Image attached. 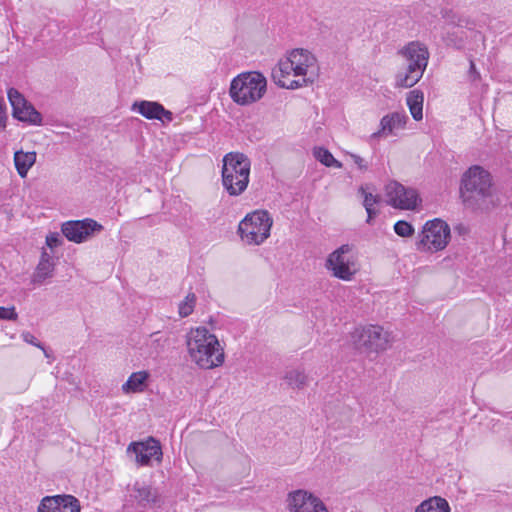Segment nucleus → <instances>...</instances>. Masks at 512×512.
<instances>
[{
  "label": "nucleus",
  "instance_id": "f257e3e1",
  "mask_svg": "<svg viewBox=\"0 0 512 512\" xmlns=\"http://www.w3.org/2000/svg\"><path fill=\"white\" fill-rule=\"evenodd\" d=\"M460 197L465 207L472 210L488 209L493 197V179L483 167H470L462 176Z\"/></svg>",
  "mask_w": 512,
  "mask_h": 512
},
{
  "label": "nucleus",
  "instance_id": "f03ea898",
  "mask_svg": "<svg viewBox=\"0 0 512 512\" xmlns=\"http://www.w3.org/2000/svg\"><path fill=\"white\" fill-rule=\"evenodd\" d=\"M187 348L191 359L202 369H212L224 362V352L217 337L205 327L190 332Z\"/></svg>",
  "mask_w": 512,
  "mask_h": 512
},
{
  "label": "nucleus",
  "instance_id": "7ed1b4c3",
  "mask_svg": "<svg viewBox=\"0 0 512 512\" xmlns=\"http://www.w3.org/2000/svg\"><path fill=\"white\" fill-rule=\"evenodd\" d=\"M222 185L230 196H239L249 184L251 161L243 153L229 152L222 159Z\"/></svg>",
  "mask_w": 512,
  "mask_h": 512
},
{
  "label": "nucleus",
  "instance_id": "20e7f679",
  "mask_svg": "<svg viewBox=\"0 0 512 512\" xmlns=\"http://www.w3.org/2000/svg\"><path fill=\"white\" fill-rule=\"evenodd\" d=\"M399 53L405 59L406 67L404 71L397 73L396 86L411 88L422 78L428 65V49L424 44L413 41L408 43Z\"/></svg>",
  "mask_w": 512,
  "mask_h": 512
},
{
  "label": "nucleus",
  "instance_id": "39448f33",
  "mask_svg": "<svg viewBox=\"0 0 512 512\" xmlns=\"http://www.w3.org/2000/svg\"><path fill=\"white\" fill-rule=\"evenodd\" d=\"M267 90V80L258 71L243 72L230 83L229 95L240 106L256 103L263 98Z\"/></svg>",
  "mask_w": 512,
  "mask_h": 512
},
{
  "label": "nucleus",
  "instance_id": "423d86ee",
  "mask_svg": "<svg viewBox=\"0 0 512 512\" xmlns=\"http://www.w3.org/2000/svg\"><path fill=\"white\" fill-rule=\"evenodd\" d=\"M272 218L265 210H256L247 214L238 225V233L246 244L260 245L269 236Z\"/></svg>",
  "mask_w": 512,
  "mask_h": 512
},
{
  "label": "nucleus",
  "instance_id": "0eeeda50",
  "mask_svg": "<svg viewBox=\"0 0 512 512\" xmlns=\"http://www.w3.org/2000/svg\"><path fill=\"white\" fill-rule=\"evenodd\" d=\"M355 348L360 351H384L393 341L390 332L379 325H368L356 328L352 333Z\"/></svg>",
  "mask_w": 512,
  "mask_h": 512
},
{
  "label": "nucleus",
  "instance_id": "6e6552de",
  "mask_svg": "<svg viewBox=\"0 0 512 512\" xmlns=\"http://www.w3.org/2000/svg\"><path fill=\"white\" fill-rule=\"evenodd\" d=\"M451 231L449 225L441 220L434 219L425 223L416 243L419 251H441L449 243Z\"/></svg>",
  "mask_w": 512,
  "mask_h": 512
},
{
  "label": "nucleus",
  "instance_id": "1a4fd4ad",
  "mask_svg": "<svg viewBox=\"0 0 512 512\" xmlns=\"http://www.w3.org/2000/svg\"><path fill=\"white\" fill-rule=\"evenodd\" d=\"M104 227L92 218L69 220L61 225L62 234L70 242L77 244L86 242L99 234Z\"/></svg>",
  "mask_w": 512,
  "mask_h": 512
},
{
  "label": "nucleus",
  "instance_id": "9d476101",
  "mask_svg": "<svg viewBox=\"0 0 512 512\" xmlns=\"http://www.w3.org/2000/svg\"><path fill=\"white\" fill-rule=\"evenodd\" d=\"M351 251L348 244L340 246L333 251L326 260V268L332 275L344 281H350L356 270L353 268L354 261L347 254Z\"/></svg>",
  "mask_w": 512,
  "mask_h": 512
},
{
  "label": "nucleus",
  "instance_id": "9b49d317",
  "mask_svg": "<svg viewBox=\"0 0 512 512\" xmlns=\"http://www.w3.org/2000/svg\"><path fill=\"white\" fill-rule=\"evenodd\" d=\"M8 99L12 106V115L21 122L32 125H42V115L15 88L8 90Z\"/></svg>",
  "mask_w": 512,
  "mask_h": 512
},
{
  "label": "nucleus",
  "instance_id": "f8f14e48",
  "mask_svg": "<svg viewBox=\"0 0 512 512\" xmlns=\"http://www.w3.org/2000/svg\"><path fill=\"white\" fill-rule=\"evenodd\" d=\"M387 203L399 209H414L417 205L418 194L412 188H406L402 184L391 181L385 188Z\"/></svg>",
  "mask_w": 512,
  "mask_h": 512
},
{
  "label": "nucleus",
  "instance_id": "ddd939ff",
  "mask_svg": "<svg viewBox=\"0 0 512 512\" xmlns=\"http://www.w3.org/2000/svg\"><path fill=\"white\" fill-rule=\"evenodd\" d=\"M128 452H133L136 455V461L141 466H149L151 460L154 459L158 463L162 461V448L160 442L149 437L143 442H132L128 446Z\"/></svg>",
  "mask_w": 512,
  "mask_h": 512
},
{
  "label": "nucleus",
  "instance_id": "4468645a",
  "mask_svg": "<svg viewBox=\"0 0 512 512\" xmlns=\"http://www.w3.org/2000/svg\"><path fill=\"white\" fill-rule=\"evenodd\" d=\"M287 502L290 512H328L319 498L304 490L290 493Z\"/></svg>",
  "mask_w": 512,
  "mask_h": 512
},
{
  "label": "nucleus",
  "instance_id": "2eb2a0df",
  "mask_svg": "<svg viewBox=\"0 0 512 512\" xmlns=\"http://www.w3.org/2000/svg\"><path fill=\"white\" fill-rule=\"evenodd\" d=\"M38 512H80V502L72 495H54L44 497Z\"/></svg>",
  "mask_w": 512,
  "mask_h": 512
},
{
  "label": "nucleus",
  "instance_id": "dca6fc26",
  "mask_svg": "<svg viewBox=\"0 0 512 512\" xmlns=\"http://www.w3.org/2000/svg\"><path fill=\"white\" fill-rule=\"evenodd\" d=\"M133 497L138 505L143 508H161L164 497L159 490L145 483L135 482L133 485Z\"/></svg>",
  "mask_w": 512,
  "mask_h": 512
},
{
  "label": "nucleus",
  "instance_id": "f3484780",
  "mask_svg": "<svg viewBox=\"0 0 512 512\" xmlns=\"http://www.w3.org/2000/svg\"><path fill=\"white\" fill-rule=\"evenodd\" d=\"M408 119L405 112H393L383 116L380 120V129L370 136L371 140L381 136L394 135L396 130L405 128Z\"/></svg>",
  "mask_w": 512,
  "mask_h": 512
},
{
  "label": "nucleus",
  "instance_id": "a211bd4d",
  "mask_svg": "<svg viewBox=\"0 0 512 512\" xmlns=\"http://www.w3.org/2000/svg\"><path fill=\"white\" fill-rule=\"evenodd\" d=\"M286 60L293 67L294 76H306L308 69L316 63L314 55L302 48L291 51Z\"/></svg>",
  "mask_w": 512,
  "mask_h": 512
},
{
  "label": "nucleus",
  "instance_id": "6ab92c4d",
  "mask_svg": "<svg viewBox=\"0 0 512 512\" xmlns=\"http://www.w3.org/2000/svg\"><path fill=\"white\" fill-rule=\"evenodd\" d=\"M134 108L147 119H156L160 121L171 122L173 120V113L166 110L164 106L158 102L140 101L134 104Z\"/></svg>",
  "mask_w": 512,
  "mask_h": 512
},
{
  "label": "nucleus",
  "instance_id": "aec40b11",
  "mask_svg": "<svg viewBox=\"0 0 512 512\" xmlns=\"http://www.w3.org/2000/svg\"><path fill=\"white\" fill-rule=\"evenodd\" d=\"M36 158L37 154L35 151L24 152L23 150H18L14 153V165L21 178L27 176L31 167L35 164Z\"/></svg>",
  "mask_w": 512,
  "mask_h": 512
},
{
  "label": "nucleus",
  "instance_id": "412c9836",
  "mask_svg": "<svg viewBox=\"0 0 512 512\" xmlns=\"http://www.w3.org/2000/svg\"><path fill=\"white\" fill-rule=\"evenodd\" d=\"M53 271L54 263L52 258L46 252H43L33 275V282L39 284L43 283L47 278L53 276Z\"/></svg>",
  "mask_w": 512,
  "mask_h": 512
},
{
  "label": "nucleus",
  "instance_id": "4be33fe9",
  "mask_svg": "<svg viewBox=\"0 0 512 512\" xmlns=\"http://www.w3.org/2000/svg\"><path fill=\"white\" fill-rule=\"evenodd\" d=\"M423 101L424 95L420 90L415 89L407 94L406 102L415 121H420L423 118Z\"/></svg>",
  "mask_w": 512,
  "mask_h": 512
},
{
  "label": "nucleus",
  "instance_id": "5701e85b",
  "mask_svg": "<svg viewBox=\"0 0 512 512\" xmlns=\"http://www.w3.org/2000/svg\"><path fill=\"white\" fill-rule=\"evenodd\" d=\"M149 377V373L147 371H138L132 373L128 380L123 384L122 390L125 393L130 392H141L144 389L145 383Z\"/></svg>",
  "mask_w": 512,
  "mask_h": 512
},
{
  "label": "nucleus",
  "instance_id": "b1692460",
  "mask_svg": "<svg viewBox=\"0 0 512 512\" xmlns=\"http://www.w3.org/2000/svg\"><path fill=\"white\" fill-rule=\"evenodd\" d=\"M415 512H450V507L444 498L435 496L423 501Z\"/></svg>",
  "mask_w": 512,
  "mask_h": 512
},
{
  "label": "nucleus",
  "instance_id": "393cba45",
  "mask_svg": "<svg viewBox=\"0 0 512 512\" xmlns=\"http://www.w3.org/2000/svg\"><path fill=\"white\" fill-rule=\"evenodd\" d=\"M292 72L293 67L289 64L286 58L280 59L278 64L272 69L271 77L274 83L277 86H280L289 79Z\"/></svg>",
  "mask_w": 512,
  "mask_h": 512
},
{
  "label": "nucleus",
  "instance_id": "a878e982",
  "mask_svg": "<svg viewBox=\"0 0 512 512\" xmlns=\"http://www.w3.org/2000/svg\"><path fill=\"white\" fill-rule=\"evenodd\" d=\"M285 381L291 388L302 389L308 384V376L301 368L288 370L284 376Z\"/></svg>",
  "mask_w": 512,
  "mask_h": 512
},
{
  "label": "nucleus",
  "instance_id": "bb28decb",
  "mask_svg": "<svg viewBox=\"0 0 512 512\" xmlns=\"http://www.w3.org/2000/svg\"><path fill=\"white\" fill-rule=\"evenodd\" d=\"M315 158L321 162L323 165L327 167H336L341 168L342 163L334 158L329 150L323 147H318L314 149Z\"/></svg>",
  "mask_w": 512,
  "mask_h": 512
},
{
  "label": "nucleus",
  "instance_id": "cd10ccee",
  "mask_svg": "<svg viewBox=\"0 0 512 512\" xmlns=\"http://www.w3.org/2000/svg\"><path fill=\"white\" fill-rule=\"evenodd\" d=\"M359 192L363 195V206L368 214L367 223H371L372 218L377 214V211L373 208L378 203L379 197L367 192L363 187L359 189Z\"/></svg>",
  "mask_w": 512,
  "mask_h": 512
},
{
  "label": "nucleus",
  "instance_id": "c85d7f7f",
  "mask_svg": "<svg viewBox=\"0 0 512 512\" xmlns=\"http://www.w3.org/2000/svg\"><path fill=\"white\" fill-rule=\"evenodd\" d=\"M168 344V338L160 332H154L150 335V348L151 353L159 355L162 353Z\"/></svg>",
  "mask_w": 512,
  "mask_h": 512
},
{
  "label": "nucleus",
  "instance_id": "c756f323",
  "mask_svg": "<svg viewBox=\"0 0 512 512\" xmlns=\"http://www.w3.org/2000/svg\"><path fill=\"white\" fill-rule=\"evenodd\" d=\"M196 303L194 293H189L186 298L179 304V314L181 317H187L192 314Z\"/></svg>",
  "mask_w": 512,
  "mask_h": 512
},
{
  "label": "nucleus",
  "instance_id": "7c9ffc66",
  "mask_svg": "<svg viewBox=\"0 0 512 512\" xmlns=\"http://www.w3.org/2000/svg\"><path fill=\"white\" fill-rule=\"evenodd\" d=\"M394 231L400 237H410L414 233V228L409 222L399 220L394 224Z\"/></svg>",
  "mask_w": 512,
  "mask_h": 512
},
{
  "label": "nucleus",
  "instance_id": "2f4dec72",
  "mask_svg": "<svg viewBox=\"0 0 512 512\" xmlns=\"http://www.w3.org/2000/svg\"><path fill=\"white\" fill-rule=\"evenodd\" d=\"M312 82H313L312 79L306 78L305 76H303L302 80H292L289 78L283 84H281L279 87L293 90V89H297L302 86H305Z\"/></svg>",
  "mask_w": 512,
  "mask_h": 512
},
{
  "label": "nucleus",
  "instance_id": "473e14b6",
  "mask_svg": "<svg viewBox=\"0 0 512 512\" xmlns=\"http://www.w3.org/2000/svg\"><path fill=\"white\" fill-rule=\"evenodd\" d=\"M21 337H22V339H23V341H24V342H26V343H28V344H31V345H33V346H35V347H37V348L41 349V350L44 352V355H45L46 357H49V353H48V351L45 349V347L43 346V344H42L41 342H39V341L36 339V337H35L32 333H30V332H28V331L23 332V333L21 334Z\"/></svg>",
  "mask_w": 512,
  "mask_h": 512
},
{
  "label": "nucleus",
  "instance_id": "72a5a7b5",
  "mask_svg": "<svg viewBox=\"0 0 512 512\" xmlns=\"http://www.w3.org/2000/svg\"><path fill=\"white\" fill-rule=\"evenodd\" d=\"M18 318V314L15 307H0V320H12L15 321Z\"/></svg>",
  "mask_w": 512,
  "mask_h": 512
},
{
  "label": "nucleus",
  "instance_id": "f704fd0d",
  "mask_svg": "<svg viewBox=\"0 0 512 512\" xmlns=\"http://www.w3.org/2000/svg\"><path fill=\"white\" fill-rule=\"evenodd\" d=\"M61 243H62V240H61V237H60V235L58 233H50L46 237V244L50 248L58 247L59 245H61Z\"/></svg>",
  "mask_w": 512,
  "mask_h": 512
},
{
  "label": "nucleus",
  "instance_id": "c9c22d12",
  "mask_svg": "<svg viewBox=\"0 0 512 512\" xmlns=\"http://www.w3.org/2000/svg\"><path fill=\"white\" fill-rule=\"evenodd\" d=\"M6 106L3 98L0 97V127L5 128L6 126Z\"/></svg>",
  "mask_w": 512,
  "mask_h": 512
},
{
  "label": "nucleus",
  "instance_id": "e433bc0d",
  "mask_svg": "<svg viewBox=\"0 0 512 512\" xmlns=\"http://www.w3.org/2000/svg\"><path fill=\"white\" fill-rule=\"evenodd\" d=\"M351 158L353 159V162L358 166L359 169H361V170L367 169V164L362 157H360L359 155H356V154H351Z\"/></svg>",
  "mask_w": 512,
  "mask_h": 512
},
{
  "label": "nucleus",
  "instance_id": "4c0bfd02",
  "mask_svg": "<svg viewBox=\"0 0 512 512\" xmlns=\"http://www.w3.org/2000/svg\"><path fill=\"white\" fill-rule=\"evenodd\" d=\"M469 74L473 81H475L480 76L479 73L476 71V67L473 61H470Z\"/></svg>",
  "mask_w": 512,
  "mask_h": 512
}]
</instances>
